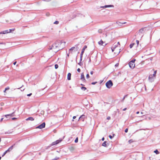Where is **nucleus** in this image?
I'll return each instance as SVG.
<instances>
[{
    "instance_id": "a211bd4d",
    "label": "nucleus",
    "mask_w": 160,
    "mask_h": 160,
    "mask_svg": "<svg viewBox=\"0 0 160 160\" xmlns=\"http://www.w3.org/2000/svg\"><path fill=\"white\" fill-rule=\"evenodd\" d=\"M107 142L106 141H104L102 144V145L104 147H106L107 146Z\"/></svg>"
},
{
    "instance_id": "412c9836",
    "label": "nucleus",
    "mask_w": 160,
    "mask_h": 160,
    "mask_svg": "<svg viewBox=\"0 0 160 160\" xmlns=\"http://www.w3.org/2000/svg\"><path fill=\"white\" fill-rule=\"evenodd\" d=\"M133 142V140L132 139L129 140L128 141V142L129 143H131Z\"/></svg>"
},
{
    "instance_id": "79ce46f5",
    "label": "nucleus",
    "mask_w": 160,
    "mask_h": 160,
    "mask_svg": "<svg viewBox=\"0 0 160 160\" xmlns=\"http://www.w3.org/2000/svg\"><path fill=\"white\" fill-rule=\"evenodd\" d=\"M32 94V93H30L29 94H28L27 95V96H30Z\"/></svg>"
},
{
    "instance_id": "7c9ffc66",
    "label": "nucleus",
    "mask_w": 160,
    "mask_h": 160,
    "mask_svg": "<svg viewBox=\"0 0 160 160\" xmlns=\"http://www.w3.org/2000/svg\"><path fill=\"white\" fill-rule=\"evenodd\" d=\"M89 74H87V75H86L87 78H89Z\"/></svg>"
},
{
    "instance_id": "bb28decb",
    "label": "nucleus",
    "mask_w": 160,
    "mask_h": 160,
    "mask_svg": "<svg viewBox=\"0 0 160 160\" xmlns=\"http://www.w3.org/2000/svg\"><path fill=\"white\" fill-rule=\"evenodd\" d=\"M78 137H77V138H76V139H75V143H77V142H78Z\"/></svg>"
},
{
    "instance_id": "c9c22d12",
    "label": "nucleus",
    "mask_w": 160,
    "mask_h": 160,
    "mask_svg": "<svg viewBox=\"0 0 160 160\" xmlns=\"http://www.w3.org/2000/svg\"><path fill=\"white\" fill-rule=\"evenodd\" d=\"M128 132V128L126 129L125 130V132Z\"/></svg>"
},
{
    "instance_id": "a18cd8bd",
    "label": "nucleus",
    "mask_w": 160,
    "mask_h": 160,
    "mask_svg": "<svg viewBox=\"0 0 160 160\" xmlns=\"http://www.w3.org/2000/svg\"><path fill=\"white\" fill-rule=\"evenodd\" d=\"M104 140V137L102 138V140L103 141Z\"/></svg>"
},
{
    "instance_id": "58836bf2",
    "label": "nucleus",
    "mask_w": 160,
    "mask_h": 160,
    "mask_svg": "<svg viewBox=\"0 0 160 160\" xmlns=\"http://www.w3.org/2000/svg\"><path fill=\"white\" fill-rule=\"evenodd\" d=\"M76 118V116H73V119L72 120V121H74L73 119H75V118Z\"/></svg>"
},
{
    "instance_id": "bf43d9fd",
    "label": "nucleus",
    "mask_w": 160,
    "mask_h": 160,
    "mask_svg": "<svg viewBox=\"0 0 160 160\" xmlns=\"http://www.w3.org/2000/svg\"><path fill=\"white\" fill-rule=\"evenodd\" d=\"M141 113L142 114H143V112H141Z\"/></svg>"
},
{
    "instance_id": "13d9d810",
    "label": "nucleus",
    "mask_w": 160,
    "mask_h": 160,
    "mask_svg": "<svg viewBox=\"0 0 160 160\" xmlns=\"http://www.w3.org/2000/svg\"><path fill=\"white\" fill-rule=\"evenodd\" d=\"M1 157L0 156V160H1Z\"/></svg>"
},
{
    "instance_id": "5701e85b",
    "label": "nucleus",
    "mask_w": 160,
    "mask_h": 160,
    "mask_svg": "<svg viewBox=\"0 0 160 160\" xmlns=\"http://www.w3.org/2000/svg\"><path fill=\"white\" fill-rule=\"evenodd\" d=\"M154 152L155 153L157 154H159V152L157 150H156L154 151Z\"/></svg>"
},
{
    "instance_id": "39448f33",
    "label": "nucleus",
    "mask_w": 160,
    "mask_h": 160,
    "mask_svg": "<svg viewBox=\"0 0 160 160\" xmlns=\"http://www.w3.org/2000/svg\"><path fill=\"white\" fill-rule=\"evenodd\" d=\"M113 85V83L111 80H109L106 83V87L108 88H110Z\"/></svg>"
},
{
    "instance_id": "0eeeda50",
    "label": "nucleus",
    "mask_w": 160,
    "mask_h": 160,
    "mask_svg": "<svg viewBox=\"0 0 160 160\" xmlns=\"http://www.w3.org/2000/svg\"><path fill=\"white\" fill-rule=\"evenodd\" d=\"M62 141V139H59L57 140L56 141L53 142L52 144V145H56L58 144V143H60V142H61Z\"/></svg>"
},
{
    "instance_id": "ddd939ff",
    "label": "nucleus",
    "mask_w": 160,
    "mask_h": 160,
    "mask_svg": "<svg viewBox=\"0 0 160 160\" xmlns=\"http://www.w3.org/2000/svg\"><path fill=\"white\" fill-rule=\"evenodd\" d=\"M71 74L70 73H68L67 75V79L68 80H71Z\"/></svg>"
},
{
    "instance_id": "f257e3e1",
    "label": "nucleus",
    "mask_w": 160,
    "mask_h": 160,
    "mask_svg": "<svg viewBox=\"0 0 160 160\" xmlns=\"http://www.w3.org/2000/svg\"><path fill=\"white\" fill-rule=\"evenodd\" d=\"M156 73L157 71H154V73L153 74H150L149 75L148 79L150 82H152L154 81V79L156 77Z\"/></svg>"
},
{
    "instance_id": "423d86ee",
    "label": "nucleus",
    "mask_w": 160,
    "mask_h": 160,
    "mask_svg": "<svg viewBox=\"0 0 160 160\" xmlns=\"http://www.w3.org/2000/svg\"><path fill=\"white\" fill-rule=\"evenodd\" d=\"M45 122H44L42 123L40 125L38 126V127H37L36 128H39L40 129H41L45 128Z\"/></svg>"
},
{
    "instance_id": "de8ad7c7",
    "label": "nucleus",
    "mask_w": 160,
    "mask_h": 160,
    "mask_svg": "<svg viewBox=\"0 0 160 160\" xmlns=\"http://www.w3.org/2000/svg\"><path fill=\"white\" fill-rule=\"evenodd\" d=\"M117 47V45H114L113 47H116V48Z\"/></svg>"
},
{
    "instance_id": "4d7b16f0",
    "label": "nucleus",
    "mask_w": 160,
    "mask_h": 160,
    "mask_svg": "<svg viewBox=\"0 0 160 160\" xmlns=\"http://www.w3.org/2000/svg\"><path fill=\"white\" fill-rule=\"evenodd\" d=\"M15 119V118H12V119L13 120L14 119Z\"/></svg>"
},
{
    "instance_id": "c85d7f7f",
    "label": "nucleus",
    "mask_w": 160,
    "mask_h": 160,
    "mask_svg": "<svg viewBox=\"0 0 160 160\" xmlns=\"http://www.w3.org/2000/svg\"><path fill=\"white\" fill-rule=\"evenodd\" d=\"M7 151H5L4 152V153L3 154V155H2V157H3V156H4L5 154L7 153Z\"/></svg>"
},
{
    "instance_id": "a878e982",
    "label": "nucleus",
    "mask_w": 160,
    "mask_h": 160,
    "mask_svg": "<svg viewBox=\"0 0 160 160\" xmlns=\"http://www.w3.org/2000/svg\"><path fill=\"white\" fill-rule=\"evenodd\" d=\"M53 23L55 24H58L59 23V22L58 21H56L55 22Z\"/></svg>"
},
{
    "instance_id": "473e14b6",
    "label": "nucleus",
    "mask_w": 160,
    "mask_h": 160,
    "mask_svg": "<svg viewBox=\"0 0 160 160\" xmlns=\"http://www.w3.org/2000/svg\"><path fill=\"white\" fill-rule=\"evenodd\" d=\"M81 89H84V90H86V88L84 87H81Z\"/></svg>"
},
{
    "instance_id": "c03bdc74",
    "label": "nucleus",
    "mask_w": 160,
    "mask_h": 160,
    "mask_svg": "<svg viewBox=\"0 0 160 160\" xmlns=\"http://www.w3.org/2000/svg\"><path fill=\"white\" fill-rule=\"evenodd\" d=\"M127 109V108H125L124 109H123L122 110L123 111H125Z\"/></svg>"
},
{
    "instance_id": "f3484780",
    "label": "nucleus",
    "mask_w": 160,
    "mask_h": 160,
    "mask_svg": "<svg viewBox=\"0 0 160 160\" xmlns=\"http://www.w3.org/2000/svg\"><path fill=\"white\" fill-rule=\"evenodd\" d=\"M98 43L100 45H102L104 43V42L102 40H101L100 41L98 42Z\"/></svg>"
},
{
    "instance_id": "5fc2aeb1",
    "label": "nucleus",
    "mask_w": 160,
    "mask_h": 160,
    "mask_svg": "<svg viewBox=\"0 0 160 160\" xmlns=\"http://www.w3.org/2000/svg\"><path fill=\"white\" fill-rule=\"evenodd\" d=\"M126 23V22H123V23H122V24H125V23Z\"/></svg>"
},
{
    "instance_id": "6e6d98bb",
    "label": "nucleus",
    "mask_w": 160,
    "mask_h": 160,
    "mask_svg": "<svg viewBox=\"0 0 160 160\" xmlns=\"http://www.w3.org/2000/svg\"><path fill=\"white\" fill-rule=\"evenodd\" d=\"M118 44H119V45H120V43H119V42H118V43H117Z\"/></svg>"
},
{
    "instance_id": "864d4df0",
    "label": "nucleus",
    "mask_w": 160,
    "mask_h": 160,
    "mask_svg": "<svg viewBox=\"0 0 160 160\" xmlns=\"http://www.w3.org/2000/svg\"><path fill=\"white\" fill-rule=\"evenodd\" d=\"M93 74V72H91V74Z\"/></svg>"
},
{
    "instance_id": "1a4fd4ad",
    "label": "nucleus",
    "mask_w": 160,
    "mask_h": 160,
    "mask_svg": "<svg viewBox=\"0 0 160 160\" xmlns=\"http://www.w3.org/2000/svg\"><path fill=\"white\" fill-rule=\"evenodd\" d=\"M114 6L113 5H105L104 6H101L100 7V8H110V7H113Z\"/></svg>"
},
{
    "instance_id": "9b49d317",
    "label": "nucleus",
    "mask_w": 160,
    "mask_h": 160,
    "mask_svg": "<svg viewBox=\"0 0 160 160\" xmlns=\"http://www.w3.org/2000/svg\"><path fill=\"white\" fill-rule=\"evenodd\" d=\"M81 79L84 82H85L86 81L83 73H82L81 74Z\"/></svg>"
},
{
    "instance_id": "603ef678",
    "label": "nucleus",
    "mask_w": 160,
    "mask_h": 160,
    "mask_svg": "<svg viewBox=\"0 0 160 160\" xmlns=\"http://www.w3.org/2000/svg\"><path fill=\"white\" fill-rule=\"evenodd\" d=\"M139 112L138 111V112H136V113L137 114H139Z\"/></svg>"
},
{
    "instance_id": "4be33fe9",
    "label": "nucleus",
    "mask_w": 160,
    "mask_h": 160,
    "mask_svg": "<svg viewBox=\"0 0 160 160\" xmlns=\"http://www.w3.org/2000/svg\"><path fill=\"white\" fill-rule=\"evenodd\" d=\"M13 129H12L11 130H10V131L9 132H8L7 133L10 134L12 133V132H13Z\"/></svg>"
},
{
    "instance_id": "8fccbe9b",
    "label": "nucleus",
    "mask_w": 160,
    "mask_h": 160,
    "mask_svg": "<svg viewBox=\"0 0 160 160\" xmlns=\"http://www.w3.org/2000/svg\"><path fill=\"white\" fill-rule=\"evenodd\" d=\"M87 47L86 46H85L84 47V49H85L86 48H87Z\"/></svg>"
},
{
    "instance_id": "e433bc0d",
    "label": "nucleus",
    "mask_w": 160,
    "mask_h": 160,
    "mask_svg": "<svg viewBox=\"0 0 160 160\" xmlns=\"http://www.w3.org/2000/svg\"><path fill=\"white\" fill-rule=\"evenodd\" d=\"M109 137L110 138V139H112V137L111 135H109Z\"/></svg>"
},
{
    "instance_id": "2eb2a0df",
    "label": "nucleus",
    "mask_w": 160,
    "mask_h": 160,
    "mask_svg": "<svg viewBox=\"0 0 160 160\" xmlns=\"http://www.w3.org/2000/svg\"><path fill=\"white\" fill-rule=\"evenodd\" d=\"M40 91H41L39 90V91H38V92H37V94L38 96L42 95H43V94H44V93H41L40 92Z\"/></svg>"
},
{
    "instance_id": "4468645a",
    "label": "nucleus",
    "mask_w": 160,
    "mask_h": 160,
    "mask_svg": "<svg viewBox=\"0 0 160 160\" xmlns=\"http://www.w3.org/2000/svg\"><path fill=\"white\" fill-rule=\"evenodd\" d=\"M34 118H33L32 117H29L26 119V120L28 121V120H30V121H33L34 120Z\"/></svg>"
},
{
    "instance_id": "ea45409f",
    "label": "nucleus",
    "mask_w": 160,
    "mask_h": 160,
    "mask_svg": "<svg viewBox=\"0 0 160 160\" xmlns=\"http://www.w3.org/2000/svg\"><path fill=\"white\" fill-rule=\"evenodd\" d=\"M120 52V51H119L118 52H115L116 54H118Z\"/></svg>"
},
{
    "instance_id": "09e8293b",
    "label": "nucleus",
    "mask_w": 160,
    "mask_h": 160,
    "mask_svg": "<svg viewBox=\"0 0 160 160\" xmlns=\"http://www.w3.org/2000/svg\"><path fill=\"white\" fill-rule=\"evenodd\" d=\"M16 62H14L13 63V64H14V65H15L16 64Z\"/></svg>"
},
{
    "instance_id": "37998d69",
    "label": "nucleus",
    "mask_w": 160,
    "mask_h": 160,
    "mask_svg": "<svg viewBox=\"0 0 160 160\" xmlns=\"http://www.w3.org/2000/svg\"><path fill=\"white\" fill-rule=\"evenodd\" d=\"M3 118H1V120H0V122H2V120H3Z\"/></svg>"
},
{
    "instance_id": "7ed1b4c3",
    "label": "nucleus",
    "mask_w": 160,
    "mask_h": 160,
    "mask_svg": "<svg viewBox=\"0 0 160 160\" xmlns=\"http://www.w3.org/2000/svg\"><path fill=\"white\" fill-rule=\"evenodd\" d=\"M144 32L145 31L144 30V28H142L139 30L138 32V35H139L141 38H142L144 35Z\"/></svg>"
},
{
    "instance_id": "680f3d73",
    "label": "nucleus",
    "mask_w": 160,
    "mask_h": 160,
    "mask_svg": "<svg viewBox=\"0 0 160 160\" xmlns=\"http://www.w3.org/2000/svg\"><path fill=\"white\" fill-rule=\"evenodd\" d=\"M6 91V90L4 91V92H5Z\"/></svg>"
},
{
    "instance_id": "052dcab7",
    "label": "nucleus",
    "mask_w": 160,
    "mask_h": 160,
    "mask_svg": "<svg viewBox=\"0 0 160 160\" xmlns=\"http://www.w3.org/2000/svg\"><path fill=\"white\" fill-rule=\"evenodd\" d=\"M68 57L69 56V54H68Z\"/></svg>"
},
{
    "instance_id": "f8f14e48",
    "label": "nucleus",
    "mask_w": 160,
    "mask_h": 160,
    "mask_svg": "<svg viewBox=\"0 0 160 160\" xmlns=\"http://www.w3.org/2000/svg\"><path fill=\"white\" fill-rule=\"evenodd\" d=\"M14 113V112L11 114L5 115L4 116L5 117H6V118H8V116H9L10 117L13 116L14 115H13V114Z\"/></svg>"
},
{
    "instance_id": "3c124183",
    "label": "nucleus",
    "mask_w": 160,
    "mask_h": 160,
    "mask_svg": "<svg viewBox=\"0 0 160 160\" xmlns=\"http://www.w3.org/2000/svg\"><path fill=\"white\" fill-rule=\"evenodd\" d=\"M83 116V115H82L79 118V119H80V118H82V117Z\"/></svg>"
},
{
    "instance_id": "a19ab883",
    "label": "nucleus",
    "mask_w": 160,
    "mask_h": 160,
    "mask_svg": "<svg viewBox=\"0 0 160 160\" xmlns=\"http://www.w3.org/2000/svg\"><path fill=\"white\" fill-rule=\"evenodd\" d=\"M43 1H46V2H48L50 1L51 0H43Z\"/></svg>"
},
{
    "instance_id": "2f4dec72",
    "label": "nucleus",
    "mask_w": 160,
    "mask_h": 160,
    "mask_svg": "<svg viewBox=\"0 0 160 160\" xmlns=\"http://www.w3.org/2000/svg\"><path fill=\"white\" fill-rule=\"evenodd\" d=\"M97 83V82H92V83H91V84H93V85H94V84H95L96 83Z\"/></svg>"
},
{
    "instance_id": "6e6552de",
    "label": "nucleus",
    "mask_w": 160,
    "mask_h": 160,
    "mask_svg": "<svg viewBox=\"0 0 160 160\" xmlns=\"http://www.w3.org/2000/svg\"><path fill=\"white\" fill-rule=\"evenodd\" d=\"M55 43L56 44V45L57 46V48H58L60 47V45L62 43V42L59 41H58L56 42Z\"/></svg>"
},
{
    "instance_id": "b1692460",
    "label": "nucleus",
    "mask_w": 160,
    "mask_h": 160,
    "mask_svg": "<svg viewBox=\"0 0 160 160\" xmlns=\"http://www.w3.org/2000/svg\"><path fill=\"white\" fill-rule=\"evenodd\" d=\"M115 48H116V47H112L111 48V49H112V52H113Z\"/></svg>"
},
{
    "instance_id": "9d476101",
    "label": "nucleus",
    "mask_w": 160,
    "mask_h": 160,
    "mask_svg": "<svg viewBox=\"0 0 160 160\" xmlns=\"http://www.w3.org/2000/svg\"><path fill=\"white\" fill-rule=\"evenodd\" d=\"M9 31H10L9 32H8V30L3 31L2 32H0V34H5L6 33H8L10 32H11V30L9 29Z\"/></svg>"
},
{
    "instance_id": "69168bd1",
    "label": "nucleus",
    "mask_w": 160,
    "mask_h": 160,
    "mask_svg": "<svg viewBox=\"0 0 160 160\" xmlns=\"http://www.w3.org/2000/svg\"><path fill=\"white\" fill-rule=\"evenodd\" d=\"M159 52L160 53V51H159Z\"/></svg>"
},
{
    "instance_id": "c756f323",
    "label": "nucleus",
    "mask_w": 160,
    "mask_h": 160,
    "mask_svg": "<svg viewBox=\"0 0 160 160\" xmlns=\"http://www.w3.org/2000/svg\"><path fill=\"white\" fill-rule=\"evenodd\" d=\"M10 89V88L9 87H8L7 88H5V90H8Z\"/></svg>"
},
{
    "instance_id": "49530a36",
    "label": "nucleus",
    "mask_w": 160,
    "mask_h": 160,
    "mask_svg": "<svg viewBox=\"0 0 160 160\" xmlns=\"http://www.w3.org/2000/svg\"><path fill=\"white\" fill-rule=\"evenodd\" d=\"M117 23L118 25H119V24L121 23L120 22H117Z\"/></svg>"
},
{
    "instance_id": "f704fd0d",
    "label": "nucleus",
    "mask_w": 160,
    "mask_h": 160,
    "mask_svg": "<svg viewBox=\"0 0 160 160\" xmlns=\"http://www.w3.org/2000/svg\"><path fill=\"white\" fill-rule=\"evenodd\" d=\"M111 118V117L109 116L108 117H107V119L108 120H110Z\"/></svg>"
},
{
    "instance_id": "dca6fc26",
    "label": "nucleus",
    "mask_w": 160,
    "mask_h": 160,
    "mask_svg": "<svg viewBox=\"0 0 160 160\" xmlns=\"http://www.w3.org/2000/svg\"><path fill=\"white\" fill-rule=\"evenodd\" d=\"M13 145L11 146L7 150H6L7 151V152H9L10 151H11L12 149L13 148Z\"/></svg>"
},
{
    "instance_id": "4c0bfd02",
    "label": "nucleus",
    "mask_w": 160,
    "mask_h": 160,
    "mask_svg": "<svg viewBox=\"0 0 160 160\" xmlns=\"http://www.w3.org/2000/svg\"><path fill=\"white\" fill-rule=\"evenodd\" d=\"M77 71H78V72H80V69L79 68H78V69H77Z\"/></svg>"
},
{
    "instance_id": "e2e57ef3",
    "label": "nucleus",
    "mask_w": 160,
    "mask_h": 160,
    "mask_svg": "<svg viewBox=\"0 0 160 160\" xmlns=\"http://www.w3.org/2000/svg\"><path fill=\"white\" fill-rule=\"evenodd\" d=\"M114 135H114V134H113V137Z\"/></svg>"
},
{
    "instance_id": "aec40b11",
    "label": "nucleus",
    "mask_w": 160,
    "mask_h": 160,
    "mask_svg": "<svg viewBox=\"0 0 160 160\" xmlns=\"http://www.w3.org/2000/svg\"><path fill=\"white\" fill-rule=\"evenodd\" d=\"M134 43H132L130 44L129 46L130 48H132L133 47V46H134Z\"/></svg>"
},
{
    "instance_id": "6ab92c4d",
    "label": "nucleus",
    "mask_w": 160,
    "mask_h": 160,
    "mask_svg": "<svg viewBox=\"0 0 160 160\" xmlns=\"http://www.w3.org/2000/svg\"><path fill=\"white\" fill-rule=\"evenodd\" d=\"M77 48H76L75 47H72L69 49V51L70 52L72 51L73 50Z\"/></svg>"
},
{
    "instance_id": "0e129e2a",
    "label": "nucleus",
    "mask_w": 160,
    "mask_h": 160,
    "mask_svg": "<svg viewBox=\"0 0 160 160\" xmlns=\"http://www.w3.org/2000/svg\"><path fill=\"white\" fill-rule=\"evenodd\" d=\"M20 88H17V89H19Z\"/></svg>"
},
{
    "instance_id": "72a5a7b5",
    "label": "nucleus",
    "mask_w": 160,
    "mask_h": 160,
    "mask_svg": "<svg viewBox=\"0 0 160 160\" xmlns=\"http://www.w3.org/2000/svg\"><path fill=\"white\" fill-rule=\"evenodd\" d=\"M136 42L137 45H138L139 43V41L138 40H136Z\"/></svg>"
},
{
    "instance_id": "f03ea898",
    "label": "nucleus",
    "mask_w": 160,
    "mask_h": 160,
    "mask_svg": "<svg viewBox=\"0 0 160 160\" xmlns=\"http://www.w3.org/2000/svg\"><path fill=\"white\" fill-rule=\"evenodd\" d=\"M59 49L58 48L57 46L56 45L55 43L52 44V47L50 48V49H52L55 52H57Z\"/></svg>"
},
{
    "instance_id": "cd10ccee",
    "label": "nucleus",
    "mask_w": 160,
    "mask_h": 160,
    "mask_svg": "<svg viewBox=\"0 0 160 160\" xmlns=\"http://www.w3.org/2000/svg\"><path fill=\"white\" fill-rule=\"evenodd\" d=\"M58 65L57 64H55V69H57L58 68Z\"/></svg>"
},
{
    "instance_id": "20e7f679",
    "label": "nucleus",
    "mask_w": 160,
    "mask_h": 160,
    "mask_svg": "<svg viewBox=\"0 0 160 160\" xmlns=\"http://www.w3.org/2000/svg\"><path fill=\"white\" fill-rule=\"evenodd\" d=\"M135 60H132L129 63V67L131 68H133L135 67L134 62Z\"/></svg>"
},
{
    "instance_id": "393cba45",
    "label": "nucleus",
    "mask_w": 160,
    "mask_h": 160,
    "mask_svg": "<svg viewBox=\"0 0 160 160\" xmlns=\"http://www.w3.org/2000/svg\"><path fill=\"white\" fill-rule=\"evenodd\" d=\"M84 51V48H83V49L82 50V52H81V56H82V55Z\"/></svg>"
}]
</instances>
